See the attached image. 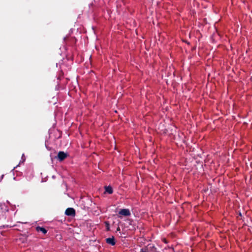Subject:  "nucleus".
<instances>
[{
    "instance_id": "f257e3e1",
    "label": "nucleus",
    "mask_w": 252,
    "mask_h": 252,
    "mask_svg": "<svg viewBox=\"0 0 252 252\" xmlns=\"http://www.w3.org/2000/svg\"><path fill=\"white\" fill-rule=\"evenodd\" d=\"M68 156V155L67 153H65L63 151H60L58 153V155L56 157V158L59 161H62L63 160H64Z\"/></svg>"
},
{
    "instance_id": "f03ea898",
    "label": "nucleus",
    "mask_w": 252,
    "mask_h": 252,
    "mask_svg": "<svg viewBox=\"0 0 252 252\" xmlns=\"http://www.w3.org/2000/svg\"><path fill=\"white\" fill-rule=\"evenodd\" d=\"M65 214L68 216H74L75 215V210L73 208H68L65 211Z\"/></svg>"
},
{
    "instance_id": "7ed1b4c3",
    "label": "nucleus",
    "mask_w": 252,
    "mask_h": 252,
    "mask_svg": "<svg viewBox=\"0 0 252 252\" xmlns=\"http://www.w3.org/2000/svg\"><path fill=\"white\" fill-rule=\"evenodd\" d=\"M119 215L124 216H129L130 215V212L128 209H121L119 212Z\"/></svg>"
},
{
    "instance_id": "20e7f679",
    "label": "nucleus",
    "mask_w": 252,
    "mask_h": 252,
    "mask_svg": "<svg viewBox=\"0 0 252 252\" xmlns=\"http://www.w3.org/2000/svg\"><path fill=\"white\" fill-rule=\"evenodd\" d=\"M106 242L111 246H114L116 244L115 238L114 236L111 238H108L106 239Z\"/></svg>"
},
{
    "instance_id": "39448f33",
    "label": "nucleus",
    "mask_w": 252,
    "mask_h": 252,
    "mask_svg": "<svg viewBox=\"0 0 252 252\" xmlns=\"http://www.w3.org/2000/svg\"><path fill=\"white\" fill-rule=\"evenodd\" d=\"M36 230L37 232H41L44 234L47 232V230L45 228L39 226L36 227Z\"/></svg>"
},
{
    "instance_id": "423d86ee",
    "label": "nucleus",
    "mask_w": 252,
    "mask_h": 252,
    "mask_svg": "<svg viewBox=\"0 0 252 252\" xmlns=\"http://www.w3.org/2000/svg\"><path fill=\"white\" fill-rule=\"evenodd\" d=\"M105 191L108 192L109 194H112L113 193V189L110 186H106L105 187Z\"/></svg>"
},
{
    "instance_id": "0eeeda50",
    "label": "nucleus",
    "mask_w": 252,
    "mask_h": 252,
    "mask_svg": "<svg viewBox=\"0 0 252 252\" xmlns=\"http://www.w3.org/2000/svg\"><path fill=\"white\" fill-rule=\"evenodd\" d=\"M105 225L106 227L107 231H109L110 230V225H109V222L107 221H105Z\"/></svg>"
},
{
    "instance_id": "6e6552de",
    "label": "nucleus",
    "mask_w": 252,
    "mask_h": 252,
    "mask_svg": "<svg viewBox=\"0 0 252 252\" xmlns=\"http://www.w3.org/2000/svg\"><path fill=\"white\" fill-rule=\"evenodd\" d=\"M147 250H148V248L147 249H141L140 250V252H148Z\"/></svg>"
},
{
    "instance_id": "1a4fd4ad",
    "label": "nucleus",
    "mask_w": 252,
    "mask_h": 252,
    "mask_svg": "<svg viewBox=\"0 0 252 252\" xmlns=\"http://www.w3.org/2000/svg\"><path fill=\"white\" fill-rule=\"evenodd\" d=\"M162 241L164 243H168V241H167V240L165 239V238H163L162 239Z\"/></svg>"
},
{
    "instance_id": "9d476101",
    "label": "nucleus",
    "mask_w": 252,
    "mask_h": 252,
    "mask_svg": "<svg viewBox=\"0 0 252 252\" xmlns=\"http://www.w3.org/2000/svg\"><path fill=\"white\" fill-rule=\"evenodd\" d=\"M117 231H120V227H118L117 228Z\"/></svg>"
},
{
    "instance_id": "9b49d317",
    "label": "nucleus",
    "mask_w": 252,
    "mask_h": 252,
    "mask_svg": "<svg viewBox=\"0 0 252 252\" xmlns=\"http://www.w3.org/2000/svg\"><path fill=\"white\" fill-rule=\"evenodd\" d=\"M239 215H240V216H242V214H241V213L240 212L239 213Z\"/></svg>"
}]
</instances>
